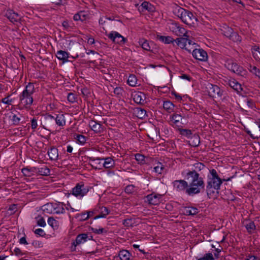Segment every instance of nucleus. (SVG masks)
<instances>
[{
	"mask_svg": "<svg viewBox=\"0 0 260 260\" xmlns=\"http://www.w3.org/2000/svg\"><path fill=\"white\" fill-rule=\"evenodd\" d=\"M124 93V91L122 87H117L114 89V93L119 98L122 96Z\"/></svg>",
	"mask_w": 260,
	"mask_h": 260,
	"instance_id": "53",
	"label": "nucleus"
},
{
	"mask_svg": "<svg viewBox=\"0 0 260 260\" xmlns=\"http://www.w3.org/2000/svg\"><path fill=\"white\" fill-rule=\"evenodd\" d=\"M139 44L142 48L146 51H150L151 47L148 41L144 39H141L139 41Z\"/></svg>",
	"mask_w": 260,
	"mask_h": 260,
	"instance_id": "35",
	"label": "nucleus"
},
{
	"mask_svg": "<svg viewBox=\"0 0 260 260\" xmlns=\"http://www.w3.org/2000/svg\"><path fill=\"white\" fill-rule=\"evenodd\" d=\"M249 70L252 74H254L256 76L260 79V70L257 69L255 66H249Z\"/></svg>",
	"mask_w": 260,
	"mask_h": 260,
	"instance_id": "49",
	"label": "nucleus"
},
{
	"mask_svg": "<svg viewBox=\"0 0 260 260\" xmlns=\"http://www.w3.org/2000/svg\"><path fill=\"white\" fill-rule=\"evenodd\" d=\"M189 141V144L193 147L198 146L200 143V136L197 134L193 135Z\"/></svg>",
	"mask_w": 260,
	"mask_h": 260,
	"instance_id": "30",
	"label": "nucleus"
},
{
	"mask_svg": "<svg viewBox=\"0 0 260 260\" xmlns=\"http://www.w3.org/2000/svg\"><path fill=\"white\" fill-rule=\"evenodd\" d=\"M91 187L85 185L84 182H80L72 188V194L78 199H81L86 196Z\"/></svg>",
	"mask_w": 260,
	"mask_h": 260,
	"instance_id": "5",
	"label": "nucleus"
},
{
	"mask_svg": "<svg viewBox=\"0 0 260 260\" xmlns=\"http://www.w3.org/2000/svg\"><path fill=\"white\" fill-rule=\"evenodd\" d=\"M228 84L237 92H240L242 90L241 85L234 79L229 80Z\"/></svg>",
	"mask_w": 260,
	"mask_h": 260,
	"instance_id": "25",
	"label": "nucleus"
},
{
	"mask_svg": "<svg viewBox=\"0 0 260 260\" xmlns=\"http://www.w3.org/2000/svg\"><path fill=\"white\" fill-rule=\"evenodd\" d=\"M162 196L160 194H156L151 193L146 196L147 201L149 204L152 205H157L161 202L160 199Z\"/></svg>",
	"mask_w": 260,
	"mask_h": 260,
	"instance_id": "15",
	"label": "nucleus"
},
{
	"mask_svg": "<svg viewBox=\"0 0 260 260\" xmlns=\"http://www.w3.org/2000/svg\"><path fill=\"white\" fill-rule=\"evenodd\" d=\"M5 16L14 24L20 22L21 17L17 13L15 12L12 10H8L5 13Z\"/></svg>",
	"mask_w": 260,
	"mask_h": 260,
	"instance_id": "12",
	"label": "nucleus"
},
{
	"mask_svg": "<svg viewBox=\"0 0 260 260\" xmlns=\"http://www.w3.org/2000/svg\"><path fill=\"white\" fill-rule=\"evenodd\" d=\"M165 169L164 165L160 162L156 163V166L153 168V171L157 174H161Z\"/></svg>",
	"mask_w": 260,
	"mask_h": 260,
	"instance_id": "38",
	"label": "nucleus"
},
{
	"mask_svg": "<svg viewBox=\"0 0 260 260\" xmlns=\"http://www.w3.org/2000/svg\"><path fill=\"white\" fill-rule=\"evenodd\" d=\"M118 256L120 260H134V257L129 251L126 249H122L119 251Z\"/></svg>",
	"mask_w": 260,
	"mask_h": 260,
	"instance_id": "16",
	"label": "nucleus"
},
{
	"mask_svg": "<svg viewBox=\"0 0 260 260\" xmlns=\"http://www.w3.org/2000/svg\"><path fill=\"white\" fill-rule=\"evenodd\" d=\"M225 67L232 72L242 77H245L247 74L246 70L231 59L228 60L225 62Z\"/></svg>",
	"mask_w": 260,
	"mask_h": 260,
	"instance_id": "6",
	"label": "nucleus"
},
{
	"mask_svg": "<svg viewBox=\"0 0 260 260\" xmlns=\"http://www.w3.org/2000/svg\"><path fill=\"white\" fill-rule=\"evenodd\" d=\"M134 101L138 104H143L145 101V94L141 92H135L132 94Z\"/></svg>",
	"mask_w": 260,
	"mask_h": 260,
	"instance_id": "17",
	"label": "nucleus"
},
{
	"mask_svg": "<svg viewBox=\"0 0 260 260\" xmlns=\"http://www.w3.org/2000/svg\"><path fill=\"white\" fill-rule=\"evenodd\" d=\"M56 57L59 60H62L64 62L68 61L69 53L65 51L59 50L57 52Z\"/></svg>",
	"mask_w": 260,
	"mask_h": 260,
	"instance_id": "31",
	"label": "nucleus"
},
{
	"mask_svg": "<svg viewBox=\"0 0 260 260\" xmlns=\"http://www.w3.org/2000/svg\"><path fill=\"white\" fill-rule=\"evenodd\" d=\"M53 203H49L42 206V210L45 213L53 214Z\"/></svg>",
	"mask_w": 260,
	"mask_h": 260,
	"instance_id": "32",
	"label": "nucleus"
},
{
	"mask_svg": "<svg viewBox=\"0 0 260 260\" xmlns=\"http://www.w3.org/2000/svg\"><path fill=\"white\" fill-rule=\"evenodd\" d=\"M54 125V116L50 114L46 115L43 122H41V126L48 131H50L49 129V127L53 126Z\"/></svg>",
	"mask_w": 260,
	"mask_h": 260,
	"instance_id": "13",
	"label": "nucleus"
},
{
	"mask_svg": "<svg viewBox=\"0 0 260 260\" xmlns=\"http://www.w3.org/2000/svg\"><path fill=\"white\" fill-rule=\"evenodd\" d=\"M183 214L185 215H195L199 212V210L196 207H185L183 209Z\"/></svg>",
	"mask_w": 260,
	"mask_h": 260,
	"instance_id": "24",
	"label": "nucleus"
},
{
	"mask_svg": "<svg viewBox=\"0 0 260 260\" xmlns=\"http://www.w3.org/2000/svg\"><path fill=\"white\" fill-rule=\"evenodd\" d=\"M157 39L165 44L173 43L174 40L170 36H157Z\"/></svg>",
	"mask_w": 260,
	"mask_h": 260,
	"instance_id": "34",
	"label": "nucleus"
},
{
	"mask_svg": "<svg viewBox=\"0 0 260 260\" xmlns=\"http://www.w3.org/2000/svg\"><path fill=\"white\" fill-rule=\"evenodd\" d=\"M122 224L126 228L133 226L134 224V219L133 218L125 219L122 221Z\"/></svg>",
	"mask_w": 260,
	"mask_h": 260,
	"instance_id": "52",
	"label": "nucleus"
},
{
	"mask_svg": "<svg viewBox=\"0 0 260 260\" xmlns=\"http://www.w3.org/2000/svg\"><path fill=\"white\" fill-rule=\"evenodd\" d=\"M82 12L81 11L79 13H78L74 15L73 19L75 21H79L81 20V21H83L85 20V18H82Z\"/></svg>",
	"mask_w": 260,
	"mask_h": 260,
	"instance_id": "57",
	"label": "nucleus"
},
{
	"mask_svg": "<svg viewBox=\"0 0 260 260\" xmlns=\"http://www.w3.org/2000/svg\"><path fill=\"white\" fill-rule=\"evenodd\" d=\"M35 92V88L34 83H28L23 91L19 95V103L18 106L20 110L30 108L34 102L32 94Z\"/></svg>",
	"mask_w": 260,
	"mask_h": 260,
	"instance_id": "2",
	"label": "nucleus"
},
{
	"mask_svg": "<svg viewBox=\"0 0 260 260\" xmlns=\"http://www.w3.org/2000/svg\"><path fill=\"white\" fill-rule=\"evenodd\" d=\"M174 189L178 192H185L189 188L188 183L185 180H176L172 182Z\"/></svg>",
	"mask_w": 260,
	"mask_h": 260,
	"instance_id": "9",
	"label": "nucleus"
},
{
	"mask_svg": "<svg viewBox=\"0 0 260 260\" xmlns=\"http://www.w3.org/2000/svg\"><path fill=\"white\" fill-rule=\"evenodd\" d=\"M228 38L233 42L237 43H240L242 40L241 37L237 32L234 31Z\"/></svg>",
	"mask_w": 260,
	"mask_h": 260,
	"instance_id": "39",
	"label": "nucleus"
},
{
	"mask_svg": "<svg viewBox=\"0 0 260 260\" xmlns=\"http://www.w3.org/2000/svg\"><path fill=\"white\" fill-rule=\"evenodd\" d=\"M34 170L36 171V173H38L39 175L42 176H48L50 173V169L45 166L42 168H34Z\"/></svg>",
	"mask_w": 260,
	"mask_h": 260,
	"instance_id": "28",
	"label": "nucleus"
},
{
	"mask_svg": "<svg viewBox=\"0 0 260 260\" xmlns=\"http://www.w3.org/2000/svg\"><path fill=\"white\" fill-rule=\"evenodd\" d=\"M90 161L92 162V166H94L95 169H101L103 166H100V165L103 162L104 158H94L90 157L89 158Z\"/></svg>",
	"mask_w": 260,
	"mask_h": 260,
	"instance_id": "29",
	"label": "nucleus"
},
{
	"mask_svg": "<svg viewBox=\"0 0 260 260\" xmlns=\"http://www.w3.org/2000/svg\"><path fill=\"white\" fill-rule=\"evenodd\" d=\"M215 258L211 253H208L204 254V256L199 258L198 260H214Z\"/></svg>",
	"mask_w": 260,
	"mask_h": 260,
	"instance_id": "56",
	"label": "nucleus"
},
{
	"mask_svg": "<svg viewBox=\"0 0 260 260\" xmlns=\"http://www.w3.org/2000/svg\"><path fill=\"white\" fill-rule=\"evenodd\" d=\"M53 214L63 213L65 211L63 208V204L61 203H53Z\"/></svg>",
	"mask_w": 260,
	"mask_h": 260,
	"instance_id": "26",
	"label": "nucleus"
},
{
	"mask_svg": "<svg viewBox=\"0 0 260 260\" xmlns=\"http://www.w3.org/2000/svg\"><path fill=\"white\" fill-rule=\"evenodd\" d=\"M115 165V161L111 157H106L104 158V161L102 162L100 166H103L106 169H110L113 167Z\"/></svg>",
	"mask_w": 260,
	"mask_h": 260,
	"instance_id": "23",
	"label": "nucleus"
},
{
	"mask_svg": "<svg viewBox=\"0 0 260 260\" xmlns=\"http://www.w3.org/2000/svg\"><path fill=\"white\" fill-rule=\"evenodd\" d=\"M194 170L192 171H196V172L198 171H200L203 170L205 168V166L202 162H197L194 165Z\"/></svg>",
	"mask_w": 260,
	"mask_h": 260,
	"instance_id": "54",
	"label": "nucleus"
},
{
	"mask_svg": "<svg viewBox=\"0 0 260 260\" xmlns=\"http://www.w3.org/2000/svg\"><path fill=\"white\" fill-rule=\"evenodd\" d=\"M34 232L36 235H38L41 237H44L46 235L45 232L42 229H36Z\"/></svg>",
	"mask_w": 260,
	"mask_h": 260,
	"instance_id": "63",
	"label": "nucleus"
},
{
	"mask_svg": "<svg viewBox=\"0 0 260 260\" xmlns=\"http://www.w3.org/2000/svg\"><path fill=\"white\" fill-rule=\"evenodd\" d=\"M174 42H176L177 45L180 47L182 49H185L190 52V51L186 47V43L187 42V39L185 38H177L176 40H174Z\"/></svg>",
	"mask_w": 260,
	"mask_h": 260,
	"instance_id": "27",
	"label": "nucleus"
},
{
	"mask_svg": "<svg viewBox=\"0 0 260 260\" xmlns=\"http://www.w3.org/2000/svg\"><path fill=\"white\" fill-rule=\"evenodd\" d=\"M135 159L139 164L143 165L145 164V157L144 155L137 153L135 155Z\"/></svg>",
	"mask_w": 260,
	"mask_h": 260,
	"instance_id": "46",
	"label": "nucleus"
},
{
	"mask_svg": "<svg viewBox=\"0 0 260 260\" xmlns=\"http://www.w3.org/2000/svg\"><path fill=\"white\" fill-rule=\"evenodd\" d=\"M107 36L113 43L119 45L124 44L127 41L126 38H124L119 33L115 31H112L110 33L107 35Z\"/></svg>",
	"mask_w": 260,
	"mask_h": 260,
	"instance_id": "10",
	"label": "nucleus"
},
{
	"mask_svg": "<svg viewBox=\"0 0 260 260\" xmlns=\"http://www.w3.org/2000/svg\"><path fill=\"white\" fill-rule=\"evenodd\" d=\"M139 9L142 12L147 11L149 12H152L155 11V7L149 2H144L141 4Z\"/></svg>",
	"mask_w": 260,
	"mask_h": 260,
	"instance_id": "19",
	"label": "nucleus"
},
{
	"mask_svg": "<svg viewBox=\"0 0 260 260\" xmlns=\"http://www.w3.org/2000/svg\"><path fill=\"white\" fill-rule=\"evenodd\" d=\"M48 223L54 230L57 229L59 226V222L53 217H49L48 219Z\"/></svg>",
	"mask_w": 260,
	"mask_h": 260,
	"instance_id": "42",
	"label": "nucleus"
},
{
	"mask_svg": "<svg viewBox=\"0 0 260 260\" xmlns=\"http://www.w3.org/2000/svg\"><path fill=\"white\" fill-rule=\"evenodd\" d=\"M210 176H208V178L216 179H221L220 177L218 176L216 171L215 169H212L210 170Z\"/></svg>",
	"mask_w": 260,
	"mask_h": 260,
	"instance_id": "55",
	"label": "nucleus"
},
{
	"mask_svg": "<svg viewBox=\"0 0 260 260\" xmlns=\"http://www.w3.org/2000/svg\"><path fill=\"white\" fill-rule=\"evenodd\" d=\"M75 139L80 144L83 145L86 143V139L83 135L76 134V137H75Z\"/></svg>",
	"mask_w": 260,
	"mask_h": 260,
	"instance_id": "50",
	"label": "nucleus"
},
{
	"mask_svg": "<svg viewBox=\"0 0 260 260\" xmlns=\"http://www.w3.org/2000/svg\"><path fill=\"white\" fill-rule=\"evenodd\" d=\"M34 168H24L21 170V172L25 176H30L33 174L34 172L36 173V171L34 170Z\"/></svg>",
	"mask_w": 260,
	"mask_h": 260,
	"instance_id": "44",
	"label": "nucleus"
},
{
	"mask_svg": "<svg viewBox=\"0 0 260 260\" xmlns=\"http://www.w3.org/2000/svg\"><path fill=\"white\" fill-rule=\"evenodd\" d=\"M222 182L223 181L221 179L208 178L206 190L207 196L209 198L214 199L217 197Z\"/></svg>",
	"mask_w": 260,
	"mask_h": 260,
	"instance_id": "4",
	"label": "nucleus"
},
{
	"mask_svg": "<svg viewBox=\"0 0 260 260\" xmlns=\"http://www.w3.org/2000/svg\"><path fill=\"white\" fill-rule=\"evenodd\" d=\"M91 230L93 233H94L96 234H101L104 232L105 233L107 232V231L104 228H100L99 229H98L92 228Z\"/></svg>",
	"mask_w": 260,
	"mask_h": 260,
	"instance_id": "58",
	"label": "nucleus"
},
{
	"mask_svg": "<svg viewBox=\"0 0 260 260\" xmlns=\"http://www.w3.org/2000/svg\"><path fill=\"white\" fill-rule=\"evenodd\" d=\"M37 224L41 227H44L46 225V222L43 217H41L38 219Z\"/></svg>",
	"mask_w": 260,
	"mask_h": 260,
	"instance_id": "61",
	"label": "nucleus"
},
{
	"mask_svg": "<svg viewBox=\"0 0 260 260\" xmlns=\"http://www.w3.org/2000/svg\"><path fill=\"white\" fill-rule=\"evenodd\" d=\"M67 99L69 102L74 103L77 102L78 95L75 93L70 92L68 93Z\"/></svg>",
	"mask_w": 260,
	"mask_h": 260,
	"instance_id": "45",
	"label": "nucleus"
},
{
	"mask_svg": "<svg viewBox=\"0 0 260 260\" xmlns=\"http://www.w3.org/2000/svg\"><path fill=\"white\" fill-rule=\"evenodd\" d=\"M206 91L208 95L213 98H221L223 91L216 85L208 83L206 86Z\"/></svg>",
	"mask_w": 260,
	"mask_h": 260,
	"instance_id": "7",
	"label": "nucleus"
},
{
	"mask_svg": "<svg viewBox=\"0 0 260 260\" xmlns=\"http://www.w3.org/2000/svg\"><path fill=\"white\" fill-rule=\"evenodd\" d=\"M245 260H260V258L256 256L249 254L246 256V258Z\"/></svg>",
	"mask_w": 260,
	"mask_h": 260,
	"instance_id": "64",
	"label": "nucleus"
},
{
	"mask_svg": "<svg viewBox=\"0 0 260 260\" xmlns=\"http://www.w3.org/2000/svg\"><path fill=\"white\" fill-rule=\"evenodd\" d=\"M181 174L189 181V188L186 190L187 195L193 196L204 190L205 184L204 179L196 171H184Z\"/></svg>",
	"mask_w": 260,
	"mask_h": 260,
	"instance_id": "1",
	"label": "nucleus"
},
{
	"mask_svg": "<svg viewBox=\"0 0 260 260\" xmlns=\"http://www.w3.org/2000/svg\"><path fill=\"white\" fill-rule=\"evenodd\" d=\"M171 121L175 125L179 126L181 123L180 120L182 119V116L177 114H173L171 116Z\"/></svg>",
	"mask_w": 260,
	"mask_h": 260,
	"instance_id": "33",
	"label": "nucleus"
},
{
	"mask_svg": "<svg viewBox=\"0 0 260 260\" xmlns=\"http://www.w3.org/2000/svg\"><path fill=\"white\" fill-rule=\"evenodd\" d=\"M76 218H78L80 221H85L89 218V215H88L86 211L80 214H77Z\"/></svg>",
	"mask_w": 260,
	"mask_h": 260,
	"instance_id": "48",
	"label": "nucleus"
},
{
	"mask_svg": "<svg viewBox=\"0 0 260 260\" xmlns=\"http://www.w3.org/2000/svg\"><path fill=\"white\" fill-rule=\"evenodd\" d=\"M135 112L137 114V116L140 119H143L147 116L146 110L142 108H136Z\"/></svg>",
	"mask_w": 260,
	"mask_h": 260,
	"instance_id": "41",
	"label": "nucleus"
},
{
	"mask_svg": "<svg viewBox=\"0 0 260 260\" xmlns=\"http://www.w3.org/2000/svg\"><path fill=\"white\" fill-rule=\"evenodd\" d=\"M93 236L88 233H82L77 236L76 239L72 243V251H75L77 246L86 242L88 240H92Z\"/></svg>",
	"mask_w": 260,
	"mask_h": 260,
	"instance_id": "8",
	"label": "nucleus"
},
{
	"mask_svg": "<svg viewBox=\"0 0 260 260\" xmlns=\"http://www.w3.org/2000/svg\"><path fill=\"white\" fill-rule=\"evenodd\" d=\"M222 34L227 38H229L233 31L232 28L224 25L222 27L221 29Z\"/></svg>",
	"mask_w": 260,
	"mask_h": 260,
	"instance_id": "36",
	"label": "nucleus"
},
{
	"mask_svg": "<svg viewBox=\"0 0 260 260\" xmlns=\"http://www.w3.org/2000/svg\"><path fill=\"white\" fill-rule=\"evenodd\" d=\"M193 57L200 61H206L208 58L207 52L203 49H195L192 53Z\"/></svg>",
	"mask_w": 260,
	"mask_h": 260,
	"instance_id": "14",
	"label": "nucleus"
},
{
	"mask_svg": "<svg viewBox=\"0 0 260 260\" xmlns=\"http://www.w3.org/2000/svg\"><path fill=\"white\" fill-rule=\"evenodd\" d=\"M170 29L176 36H183L184 37H187V32L186 30L183 28L181 27L179 24L176 22H172L170 24L169 26Z\"/></svg>",
	"mask_w": 260,
	"mask_h": 260,
	"instance_id": "11",
	"label": "nucleus"
},
{
	"mask_svg": "<svg viewBox=\"0 0 260 260\" xmlns=\"http://www.w3.org/2000/svg\"><path fill=\"white\" fill-rule=\"evenodd\" d=\"M89 125L92 131L96 133H101L103 131V127L102 125L94 120H91Z\"/></svg>",
	"mask_w": 260,
	"mask_h": 260,
	"instance_id": "18",
	"label": "nucleus"
},
{
	"mask_svg": "<svg viewBox=\"0 0 260 260\" xmlns=\"http://www.w3.org/2000/svg\"><path fill=\"white\" fill-rule=\"evenodd\" d=\"M20 118L17 115L14 114L12 116V120L13 124L15 125H18L20 122Z\"/></svg>",
	"mask_w": 260,
	"mask_h": 260,
	"instance_id": "60",
	"label": "nucleus"
},
{
	"mask_svg": "<svg viewBox=\"0 0 260 260\" xmlns=\"http://www.w3.org/2000/svg\"><path fill=\"white\" fill-rule=\"evenodd\" d=\"M163 107L168 112L171 113L174 110V105L170 101H165L164 102Z\"/></svg>",
	"mask_w": 260,
	"mask_h": 260,
	"instance_id": "37",
	"label": "nucleus"
},
{
	"mask_svg": "<svg viewBox=\"0 0 260 260\" xmlns=\"http://www.w3.org/2000/svg\"><path fill=\"white\" fill-rule=\"evenodd\" d=\"M134 191V186L132 185H129L126 186L125 192L127 193H131Z\"/></svg>",
	"mask_w": 260,
	"mask_h": 260,
	"instance_id": "62",
	"label": "nucleus"
},
{
	"mask_svg": "<svg viewBox=\"0 0 260 260\" xmlns=\"http://www.w3.org/2000/svg\"><path fill=\"white\" fill-rule=\"evenodd\" d=\"M54 122L59 126H63L66 125V120L63 114H55L54 116Z\"/></svg>",
	"mask_w": 260,
	"mask_h": 260,
	"instance_id": "21",
	"label": "nucleus"
},
{
	"mask_svg": "<svg viewBox=\"0 0 260 260\" xmlns=\"http://www.w3.org/2000/svg\"><path fill=\"white\" fill-rule=\"evenodd\" d=\"M178 131L180 135L187 138H190L193 135L191 131L188 129L178 128Z\"/></svg>",
	"mask_w": 260,
	"mask_h": 260,
	"instance_id": "43",
	"label": "nucleus"
},
{
	"mask_svg": "<svg viewBox=\"0 0 260 260\" xmlns=\"http://www.w3.org/2000/svg\"><path fill=\"white\" fill-rule=\"evenodd\" d=\"M173 13L184 23L189 26H194L198 21L196 16L191 12L178 5L173 7Z\"/></svg>",
	"mask_w": 260,
	"mask_h": 260,
	"instance_id": "3",
	"label": "nucleus"
},
{
	"mask_svg": "<svg viewBox=\"0 0 260 260\" xmlns=\"http://www.w3.org/2000/svg\"><path fill=\"white\" fill-rule=\"evenodd\" d=\"M12 94H9L2 99V102L7 105H11L14 102V99L11 98Z\"/></svg>",
	"mask_w": 260,
	"mask_h": 260,
	"instance_id": "51",
	"label": "nucleus"
},
{
	"mask_svg": "<svg viewBox=\"0 0 260 260\" xmlns=\"http://www.w3.org/2000/svg\"><path fill=\"white\" fill-rule=\"evenodd\" d=\"M247 232L249 233H251L255 230V225L253 221H249L248 223L245 225Z\"/></svg>",
	"mask_w": 260,
	"mask_h": 260,
	"instance_id": "47",
	"label": "nucleus"
},
{
	"mask_svg": "<svg viewBox=\"0 0 260 260\" xmlns=\"http://www.w3.org/2000/svg\"><path fill=\"white\" fill-rule=\"evenodd\" d=\"M98 213H99V208H98V207H95L92 211H87V213H88V215H89V217H92L94 214H96Z\"/></svg>",
	"mask_w": 260,
	"mask_h": 260,
	"instance_id": "59",
	"label": "nucleus"
},
{
	"mask_svg": "<svg viewBox=\"0 0 260 260\" xmlns=\"http://www.w3.org/2000/svg\"><path fill=\"white\" fill-rule=\"evenodd\" d=\"M98 208H99V214L95 216L94 217V219H97L100 218H105L110 213V210L107 207L99 206Z\"/></svg>",
	"mask_w": 260,
	"mask_h": 260,
	"instance_id": "22",
	"label": "nucleus"
},
{
	"mask_svg": "<svg viewBox=\"0 0 260 260\" xmlns=\"http://www.w3.org/2000/svg\"><path fill=\"white\" fill-rule=\"evenodd\" d=\"M47 154L49 157V159L51 160H56L58 158V149L55 147H51L47 152Z\"/></svg>",
	"mask_w": 260,
	"mask_h": 260,
	"instance_id": "20",
	"label": "nucleus"
},
{
	"mask_svg": "<svg viewBox=\"0 0 260 260\" xmlns=\"http://www.w3.org/2000/svg\"><path fill=\"white\" fill-rule=\"evenodd\" d=\"M127 84L132 87L136 86L137 84V79L135 75H130L128 76L127 81Z\"/></svg>",
	"mask_w": 260,
	"mask_h": 260,
	"instance_id": "40",
	"label": "nucleus"
}]
</instances>
